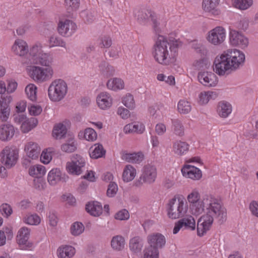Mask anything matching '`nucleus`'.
I'll return each instance as SVG.
<instances>
[{
    "instance_id": "338daca9",
    "label": "nucleus",
    "mask_w": 258,
    "mask_h": 258,
    "mask_svg": "<svg viewBox=\"0 0 258 258\" xmlns=\"http://www.w3.org/2000/svg\"><path fill=\"white\" fill-rule=\"evenodd\" d=\"M118 190L117 185L114 182H110L108 185L106 194L109 197H113Z\"/></svg>"
},
{
    "instance_id": "37998d69",
    "label": "nucleus",
    "mask_w": 258,
    "mask_h": 258,
    "mask_svg": "<svg viewBox=\"0 0 258 258\" xmlns=\"http://www.w3.org/2000/svg\"><path fill=\"white\" fill-rule=\"evenodd\" d=\"M172 127L174 134L181 137L184 135V126L181 121L178 119H172Z\"/></svg>"
},
{
    "instance_id": "c9c22d12",
    "label": "nucleus",
    "mask_w": 258,
    "mask_h": 258,
    "mask_svg": "<svg viewBox=\"0 0 258 258\" xmlns=\"http://www.w3.org/2000/svg\"><path fill=\"white\" fill-rule=\"evenodd\" d=\"M107 87L109 89L117 91L124 88V82L120 78H114L109 80L107 82Z\"/></svg>"
},
{
    "instance_id": "052dcab7",
    "label": "nucleus",
    "mask_w": 258,
    "mask_h": 258,
    "mask_svg": "<svg viewBox=\"0 0 258 258\" xmlns=\"http://www.w3.org/2000/svg\"><path fill=\"white\" fill-rule=\"evenodd\" d=\"M200 194L197 190L195 189L193 190L187 197L188 202L191 204L193 206H197L199 204L198 202H200Z\"/></svg>"
},
{
    "instance_id": "cd10ccee",
    "label": "nucleus",
    "mask_w": 258,
    "mask_h": 258,
    "mask_svg": "<svg viewBox=\"0 0 258 258\" xmlns=\"http://www.w3.org/2000/svg\"><path fill=\"white\" fill-rule=\"evenodd\" d=\"M76 250L74 247L70 245H64L59 247L57 249V255L59 258H71Z\"/></svg>"
},
{
    "instance_id": "a878e982",
    "label": "nucleus",
    "mask_w": 258,
    "mask_h": 258,
    "mask_svg": "<svg viewBox=\"0 0 258 258\" xmlns=\"http://www.w3.org/2000/svg\"><path fill=\"white\" fill-rule=\"evenodd\" d=\"M220 0H203L202 8L207 12L211 13L213 15H218L219 11L217 9Z\"/></svg>"
},
{
    "instance_id": "4d7b16f0",
    "label": "nucleus",
    "mask_w": 258,
    "mask_h": 258,
    "mask_svg": "<svg viewBox=\"0 0 258 258\" xmlns=\"http://www.w3.org/2000/svg\"><path fill=\"white\" fill-rule=\"evenodd\" d=\"M112 44V40L108 35L101 36L98 40V45L100 48H109Z\"/></svg>"
},
{
    "instance_id": "0e129e2a",
    "label": "nucleus",
    "mask_w": 258,
    "mask_h": 258,
    "mask_svg": "<svg viewBox=\"0 0 258 258\" xmlns=\"http://www.w3.org/2000/svg\"><path fill=\"white\" fill-rule=\"evenodd\" d=\"M0 212L4 216L8 217L12 214L13 210L9 204L4 203L0 206Z\"/></svg>"
},
{
    "instance_id": "aec40b11",
    "label": "nucleus",
    "mask_w": 258,
    "mask_h": 258,
    "mask_svg": "<svg viewBox=\"0 0 258 258\" xmlns=\"http://www.w3.org/2000/svg\"><path fill=\"white\" fill-rule=\"evenodd\" d=\"M181 172L184 176L193 180H199L202 176L201 170L190 165H185L181 169Z\"/></svg>"
},
{
    "instance_id": "58836bf2",
    "label": "nucleus",
    "mask_w": 258,
    "mask_h": 258,
    "mask_svg": "<svg viewBox=\"0 0 258 258\" xmlns=\"http://www.w3.org/2000/svg\"><path fill=\"white\" fill-rule=\"evenodd\" d=\"M67 129L66 126L63 123H59L56 124L53 130V136L56 139H61L66 134Z\"/></svg>"
},
{
    "instance_id": "2eb2a0df",
    "label": "nucleus",
    "mask_w": 258,
    "mask_h": 258,
    "mask_svg": "<svg viewBox=\"0 0 258 258\" xmlns=\"http://www.w3.org/2000/svg\"><path fill=\"white\" fill-rule=\"evenodd\" d=\"M157 168L155 166L147 164L143 169L141 174V179H143V182L148 184L154 182L157 177Z\"/></svg>"
},
{
    "instance_id": "e2e57ef3",
    "label": "nucleus",
    "mask_w": 258,
    "mask_h": 258,
    "mask_svg": "<svg viewBox=\"0 0 258 258\" xmlns=\"http://www.w3.org/2000/svg\"><path fill=\"white\" fill-rule=\"evenodd\" d=\"M209 200L208 199H204V201L201 202H198V205L197 206H193L192 207V210H195V214H201L204 210V208L207 207V203H209Z\"/></svg>"
},
{
    "instance_id": "6e6d98bb",
    "label": "nucleus",
    "mask_w": 258,
    "mask_h": 258,
    "mask_svg": "<svg viewBox=\"0 0 258 258\" xmlns=\"http://www.w3.org/2000/svg\"><path fill=\"white\" fill-rule=\"evenodd\" d=\"M24 221L27 224L31 225H38L41 221L40 218L37 214H32L26 216Z\"/></svg>"
},
{
    "instance_id": "9b49d317",
    "label": "nucleus",
    "mask_w": 258,
    "mask_h": 258,
    "mask_svg": "<svg viewBox=\"0 0 258 258\" xmlns=\"http://www.w3.org/2000/svg\"><path fill=\"white\" fill-rule=\"evenodd\" d=\"M229 40L230 43L232 46L241 48H244L248 45V39L241 33L235 30H230Z\"/></svg>"
},
{
    "instance_id": "13d9d810",
    "label": "nucleus",
    "mask_w": 258,
    "mask_h": 258,
    "mask_svg": "<svg viewBox=\"0 0 258 258\" xmlns=\"http://www.w3.org/2000/svg\"><path fill=\"white\" fill-rule=\"evenodd\" d=\"M52 152L53 149L50 148L43 150L40 156L41 161L44 164H48L51 160Z\"/></svg>"
},
{
    "instance_id": "5701e85b",
    "label": "nucleus",
    "mask_w": 258,
    "mask_h": 258,
    "mask_svg": "<svg viewBox=\"0 0 258 258\" xmlns=\"http://www.w3.org/2000/svg\"><path fill=\"white\" fill-rule=\"evenodd\" d=\"M15 130L13 125L5 124L0 125V140L7 141L10 140L14 135Z\"/></svg>"
},
{
    "instance_id": "bb28decb",
    "label": "nucleus",
    "mask_w": 258,
    "mask_h": 258,
    "mask_svg": "<svg viewBox=\"0 0 258 258\" xmlns=\"http://www.w3.org/2000/svg\"><path fill=\"white\" fill-rule=\"evenodd\" d=\"M144 246V240L142 237L136 236L130 240L129 248L134 253H139L141 251Z\"/></svg>"
},
{
    "instance_id": "ddd939ff",
    "label": "nucleus",
    "mask_w": 258,
    "mask_h": 258,
    "mask_svg": "<svg viewBox=\"0 0 258 258\" xmlns=\"http://www.w3.org/2000/svg\"><path fill=\"white\" fill-rule=\"evenodd\" d=\"M225 38V30L222 27H217L209 32L207 40L212 44L222 43Z\"/></svg>"
},
{
    "instance_id": "09e8293b",
    "label": "nucleus",
    "mask_w": 258,
    "mask_h": 258,
    "mask_svg": "<svg viewBox=\"0 0 258 258\" xmlns=\"http://www.w3.org/2000/svg\"><path fill=\"white\" fill-rule=\"evenodd\" d=\"M65 7L68 13L76 11L80 6V0H64Z\"/></svg>"
},
{
    "instance_id": "423d86ee",
    "label": "nucleus",
    "mask_w": 258,
    "mask_h": 258,
    "mask_svg": "<svg viewBox=\"0 0 258 258\" xmlns=\"http://www.w3.org/2000/svg\"><path fill=\"white\" fill-rule=\"evenodd\" d=\"M1 161L7 168H11L17 162L18 151L9 146L6 147L0 153Z\"/></svg>"
},
{
    "instance_id": "f257e3e1",
    "label": "nucleus",
    "mask_w": 258,
    "mask_h": 258,
    "mask_svg": "<svg viewBox=\"0 0 258 258\" xmlns=\"http://www.w3.org/2000/svg\"><path fill=\"white\" fill-rule=\"evenodd\" d=\"M214 219L216 220L220 224L223 223L227 219L226 209L216 199L209 201L206 207V214L203 215L198 220L197 234L199 236H203L210 230Z\"/></svg>"
},
{
    "instance_id": "ea45409f",
    "label": "nucleus",
    "mask_w": 258,
    "mask_h": 258,
    "mask_svg": "<svg viewBox=\"0 0 258 258\" xmlns=\"http://www.w3.org/2000/svg\"><path fill=\"white\" fill-rule=\"evenodd\" d=\"M46 172L44 166L41 165H35L31 166L29 169V173L31 176L39 177Z\"/></svg>"
},
{
    "instance_id": "f8f14e48",
    "label": "nucleus",
    "mask_w": 258,
    "mask_h": 258,
    "mask_svg": "<svg viewBox=\"0 0 258 258\" xmlns=\"http://www.w3.org/2000/svg\"><path fill=\"white\" fill-rule=\"evenodd\" d=\"M182 228L190 230H195L196 221L194 217L191 216H186L175 223L173 230V234H177Z\"/></svg>"
},
{
    "instance_id": "3c124183",
    "label": "nucleus",
    "mask_w": 258,
    "mask_h": 258,
    "mask_svg": "<svg viewBox=\"0 0 258 258\" xmlns=\"http://www.w3.org/2000/svg\"><path fill=\"white\" fill-rule=\"evenodd\" d=\"M234 6L240 10H246L252 4V0H233Z\"/></svg>"
},
{
    "instance_id": "e433bc0d",
    "label": "nucleus",
    "mask_w": 258,
    "mask_h": 258,
    "mask_svg": "<svg viewBox=\"0 0 258 258\" xmlns=\"http://www.w3.org/2000/svg\"><path fill=\"white\" fill-rule=\"evenodd\" d=\"M105 152L102 145L95 144L90 149V156L91 158L94 159L103 157L105 155Z\"/></svg>"
},
{
    "instance_id": "c85d7f7f",
    "label": "nucleus",
    "mask_w": 258,
    "mask_h": 258,
    "mask_svg": "<svg viewBox=\"0 0 258 258\" xmlns=\"http://www.w3.org/2000/svg\"><path fill=\"white\" fill-rule=\"evenodd\" d=\"M52 61L51 56L45 53H39L38 57H36L32 62L35 64H38L42 66L50 67Z\"/></svg>"
},
{
    "instance_id": "8fccbe9b",
    "label": "nucleus",
    "mask_w": 258,
    "mask_h": 258,
    "mask_svg": "<svg viewBox=\"0 0 258 258\" xmlns=\"http://www.w3.org/2000/svg\"><path fill=\"white\" fill-rule=\"evenodd\" d=\"M216 94L211 91L201 92L199 95V102L201 104H207L211 99L214 98Z\"/></svg>"
},
{
    "instance_id": "72a5a7b5",
    "label": "nucleus",
    "mask_w": 258,
    "mask_h": 258,
    "mask_svg": "<svg viewBox=\"0 0 258 258\" xmlns=\"http://www.w3.org/2000/svg\"><path fill=\"white\" fill-rule=\"evenodd\" d=\"M144 154L141 152L126 153L123 155L124 159L128 162L140 163L144 159Z\"/></svg>"
},
{
    "instance_id": "680f3d73",
    "label": "nucleus",
    "mask_w": 258,
    "mask_h": 258,
    "mask_svg": "<svg viewBox=\"0 0 258 258\" xmlns=\"http://www.w3.org/2000/svg\"><path fill=\"white\" fill-rule=\"evenodd\" d=\"M83 134L85 139L88 141H94L97 139V133L92 128H86Z\"/></svg>"
},
{
    "instance_id": "a18cd8bd",
    "label": "nucleus",
    "mask_w": 258,
    "mask_h": 258,
    "mask_svg": "<svg viewBox=\"0 0 258 258\" xmlns=\"http://www.w3.org/2000/svg\"><path fill=\"white\" fill-rule=\"evenodd\" d=\"M144 258H158V250L155 246H149L145 248L144 251Z\"/></svg>"
},
{
    "instance_id": "6e6552de",
    "label": "nucleus",
    "mask_w": 258,
    "mask_h": 258,
    "mask_svg": "<svg viewBox=\"0 0 258 258\" xmlns=\"http://www.w3.org/2000/svg\"><path fill=\"white\" fill-rule=\"evenodd\" d=\"M85 164V158L80 155L75 154L73 156L72 161L67 163L66 169L69 173L78 175L82 172V168Z\"/></svg>"
},
{
    "instance_id": "20e7f679",
    "label": "nucleus",
    "mask_w": 258,
    "mask_h": 258,
    "mask_svg": "<svg viewBox=\"0 0 258 258\" xmlns=\"http://www.w3.org/2000/svg\"><path fill=\"white\" fill-rule=\"evenodd\" d=\"M187 207L184 199L179 195L169 200L166 206L167 216L172 219L182 217L186 212Z\"/></svg>"
},
{
    "instance_id": "864d4df0",
    "label": "nucleus",
    "mask_w": 258,
    "mask_h": 258,
    "mask_svg": "<svg viewBox=\"0 0 258 258\" xmlns=\"http://www.w3.org/2000/svg\"><path fill=\"white\" fill-rule=\"evenodd\" d=\"M49 45L50 47L61 46L66 48V43L61 38L55 35L50 36L49 39Z\"/></svg>"
},
{
    "instance_id": "b1692460",
    "label": "nucleus",
    "mask_w": 258,
    "mask_h": 258,
    "mask_svg": "<svg viewBox=\"0 0 258 258\" xmlns=\"http://www.w3.org/2000/svg\"><path fill=\"white\" fill-rule=\"evenodd\" d=\"M12 49L16 54L19 56H23L28 51V47L26 42L21 39L16 40Z\"/></svg>"
},
{
    "instance_id": "774afa93",
    "label": "nucleus",
    "mask_w": 258,
    "mask_h": 258,
    "mask_svg": "<svg viewBox=\"0 0 258 258\" xmlns=\"http://www.w3.org/2000/svg\"><path fill=\"white\" fill-rule=\"evenodd\" d=\"M41 47L39 45L36 44L32 46L30 49V54L32 56V62L39 53H42Z\"/></svg>"
},
{
    "instance_id": "a19ab883",
    "label": "nucleus",
    "mask_w": 258,
    "mask_h": 258,
    "mask_svg": "<svg viewBox=\"0 0 258 258\" xmlns=\"http://www.w3.org/2000/svg\"><path fill=\"white\" fill-rule=\"evenodd\" d=\"M177 110L180 114H187L191 110V103L184 99L180 100L177 104Z\"/></svg>"
},
{
    "instance_id": "4be33fe9",
    "label": "nucleus",
    "mask_w": 258,
    "mask_h": 258,
    "mask_svg": "<svg viewBox=\"0 0 258 258\" xmlns=\"http://www.w3.org/2000/svg\"><path fill=\"white\" fill-rule=\"evenodd\" d=\"M148 241L150 246L162 248L165 244L166 239L162 234L157 233L150 235L148 236Z\"/></svg>"
},
{
    "instance_id": "7ed1b4c3",
    "label": "nucleus",
    "mask_w": 258,
    "mask_h": 258,
    "mask_svg": "<svg viewBox=\"0 0 258 258\" xmlns=\"http://www.w3.org/2000/svg\"><path fill=\"white\" fill-rule=\"evenodd\" d=\"M180 42L177 40H170L163 36L159 35L153 47V55L155 60L161 64H167L171 57L177 51Z\"/></svg>"
},
{
    "instance_id": "a211bd4d",
    "label": "nucleus",
    "mask_w": 258,
    "mask_h": 258,
    "mask_svg": "<svg viewBox=\"0 0 258 258\" xmlns=\"http://www.w3.org/2000/svg\"><path fill=\"white\" fill-rule=\"evenodd\" d=\"M12 101V97L9 95H0L1 117L3 120L6 121L10 115V108L9 104Z\"/></svg>"
},
{
    "instance_id": "4c0bfd02",
    "label": "nucleus",
    "mask_w": 258,
    "mask_h": 258,
    "mask_svg": "<svg viewBox=\"0 0 258 258\" xmlns=\"http://www.w3.org/2000/svg\"><path fill=\"white\" fill-rule=\"evenodd\" d=\"M38 124V120L36 118L31 117L23 122L21 124V131L24 133H28L31 130L35 127Z\"/></svg>"
},
{
    "instance_id": "603ef678",
    "label": "nucleus",
    "mask_w": 258,
    "mask_h": 258,
    "mask_svg": "<svg viewBox=\"0 0 258 258\" xmlns=\"http://www.w3.org/2000/svg\"><path fill=\"white\" fill-rule=\"evenodd\" d=\"M193 66L196 69L204 70L208 68L210 66V63L207 58L203 57L199 60H195L193 63Z\"/></svg>"
},
{
    "instance_id": "412c9836",
    "label": "nucleus",
    "mask_w": 258,
    "mask_h": 258,
    "mask_svg": "<svg viewBox=\"0 0 258 258\" xmlns=\"http://www.w3.org/2000/svg\"><path fill=\"white\" fill-rule=\"evenodd\" d=\"M24 150L29 158L36 159L39 156L41 149L36 143L30 142L25 144Z\"/></svg>"
},
{
    "instance_id": "de8ad7c7",
    "label": "nucleus",
    "mask_w": 258,
    "mask_h": 258,
    "mask_svg": "<svg viewBox=\"0 0 258 258\" xmlns=\"http://www.w3.org/2000/svg\"><path fill=\"white\" fill-rule=\"evenodd\" d=\"M61 149L66 153H72L75 151L77 149L75 141L73 139L69 140L61 145Z\"/></svg>"
},
{
    "instance_id": "79ce46f5",
    "label": "nucleus",
    "mask_w": 258,
    "mask_h": 258,
    "mask_svg": "<svg viewBox=\"0 0 258 258\" xmlns=\"http://www.w3.org/2000/svg\"><path fill=\"white\" fill-rule=\"evenodd\" d=\"M96 12L94 10H86L81 12V17L86 23H91L96 19Z\"/></svg>"
},
{
    "instance_id": "6ab92c4d",
    "label": "nucleus",
    "mask_w": 258,
    "mask_h": 258,
    "mask_svg": "<svg viewBox=\"0 0 258 258\" xmlns=\"http://www.w3.org/2000/svg\"><path fill=\"white\" fill-rule=\"evenodd\" d=\"M96 102L100 109L106 110L111 106L112 98L108 93L102 92L98 95L96 98Z\"/></svg>"
},
{
    "instance_id": "c03bdc74",
    "label": "nucleus",
    "mask_w": 258,
    "mask_h": 258,
    "mask_svg": "<svg viewBox=\"0 0 258 258\" xmlns=\"http://www.w3.org/2000/svg\"><path fill=\"white\" fill-rule=\"evenodd\" d=\"M124 238L121 236L117 235L112 238L111 245L113 249L120 250L124 247Z\"/></svg>"
},
{
    "instance_id": "f704fd0d",
    "label": "nucleus",
    "mask_w": 258,
    "mask_h": 258,
    "mask_svg": "<svg viewBox=\"0 0 258 258\" xmlns=\"http://www.w3.org/2000/svg\"><path fill=\"white\" fill-rule=\"evenodd\" d=\"M99 68L101 74L105 77L108 78L114 74L115 70L114 68L105 61H103L100 63Z\"/></svg>"
},
{
    "instance_id": "f3484780",
    "label": "nucleus",
    "mask_w": 258,
    "mask_h": 258,
    "mask_svg": "<svg viewBox=\"0 0 258 258\" xmlns=\"http://www.w3.org/2000/svg\"><path fill=\"white\" fill-rule=\"evenodd\" d=\"M29 235L30 230L26 227H22L19 230L17 241L22 249H26L32 246V243L28 241Z\"/></svg>"
},
{
    "instance_id": "473e14b6",
    "label": "nucleus",
    "mask_w": 258,
    "mask_h": 258,
    "mask_svg": "<svg viewBox=\"0 0 258 258\" xmlns=\"http://www.w3.org/2000/svg\"><path fill=\"white\" fill-rule=\"evenodd\" d=\"M145 130V126L143 124L139 123H131L126 124L124 127L125 133H136L142 134Z\"/></svg>"
},
{
    "instance_id": "7c9ffc66",
    "label": "nucleus",
    "mask_w": 258,
    "mask_h": 258,
    "mask_svg": "<svg viewBox=\"0 0 258 258\" xmlns=\"http://www.w3.org/2000/svg\"><path fill=\"white\" fill-rule=\"evenodd\" d=\"M232 111L231 105L225 101H221L219 103L217 108V112L220 116L226 118Z\"/></svg>"
},
{
    "instance_id": "39448f33",
    "label": "nucleus",
    "mask_w": 258,
    "mask_h": 258,
    "mask_svg": "<svg viewBox=\"0 0 258 258\" xmlns=\"http://www.w3.org/2000/svg\"><path fill=\"white\" fill-rule=\"evenodd\" d=\"M68 92V85L65 81L61 79H57L50 84L48 89V95L50 100L53 102H59L62 100Z\"/></svg>"
},
{
    "instance_id": "2f4dec72",
    "label": "nucleus",
    "mask_w": 258,
    "mask_h": 258,
    "mask_svg": "<svg viewBox=\"0 0 258 258\" xmlns=\"http://www.w3.org/2000/svg\"><path fill=\"white\" fill-rule=\"evenodd\" d=\"M137 174L136 169L131 165L125 166L122 173V179L124 182L133 180Z\"/></svg>"
},
{
    "instance_id": "f03ea898",
    "label": "nucleus",
    "mask_w": 258,
    "mask_h": 258,
    "mask_svg": "<svg viewBox=\"0 0 258 258\" xmlns=\"http://www.w3.org/2000/svg\"><path fill=\"white\" fill-rule=\"evenodd\" d=\"M244 61L245 55L242 52L236 49H229L216 57L213 69L219 75L223 76L236 71Z\"/></svg>"
},
{
    "instance_id": "bf43d9fd",
    "label": "nucleus",
    "mask_w": 258,
    "mask_h": 258,
    "mask_svg": "<svg viewBox=\"0 0 258 258\" xmlns=\"http://www.w3.org/2000/svg\"><path fill=\"white\" fill-rule=\"evenodd\" d=\"M122 103L130 109H133L135 107L134 99L133 96L131 94H127L123 97Z\"/></svg>"
},
{
    "instance_id": "4468645a",
    "label": "nucleus",
    "mask_w": 258,
    "mask_h": 258,
    "mask_svg": "<svg viewBox=\"0 0 258 258\" xmlns=\"http://www.w3.org/2000/svg\"><path fill=\"white\" fill-rule=\"evenodd\" d=\"M198 79L202 84L208 87H215L218 83L217 76L211 72H200Z\"/></svg>"
},
{
    "instance_id": "49530a36",
    "label": "nucleus",
    "mask_w": 258,
    "mask_h": 258,
    "mask_svg": "<svg viewBox=\"0 0 258 258\" xmlns=\"http://www.w3.org/2000/svg\"><path fill=\"white\" fill-rule=\"evenodd\" d=\"M36 86L32 84L28 85L25 88V92L28 98L32 101L36 100Z\"/></svg>"
},
{
    "instance_id": "69168bd1",
    "label": "nucleus",
    "mask_w": 258,
    "mask_h": 258,
    "mask_svg": "<svg viewBox=\"0 0 258 258\" xmlns=\"http://www.w3.org/2000/svg\"><path fill=\"white\" fill-rule=\"evenodd\" d=\"M191 47L195 51L201 55H205L207 53V49L201 43H198L197 41H194L192 42Z\"/></svg>"
},
{
    "instance_id": "5fc2aeb1",
    "label": "nucleus",
    "mask_w": 258,
    "mask_h": 258,
    "mask_svg": "<svg viewBox=\"0 0 258 258\" xmlns=\"http://www.w3.org/2000/svg\"><path fill=\"white\" fill-rule=\"evenodd\" d=\"M83 224L79 222L74 223L71 227V232L74 236L80 235L84 231Z\"/></svg>"
},
{
    "instance_id": "c756f323",
    "label": "nucleus",
    "mask_w": 258,
    "mask_h": 258,
    "mask_svg": "<svg viewBox=\"0 0 258 258\" xmlns=\"http://www.w3.org/2000/svg\"><path fill=\"white\" fill-rule=\"evenodd\" d=\"M86 210L91 215L98 216L102 213V207L99 202H89L86 206Z\"/></svg>"
},
{
    "instance_id": "393cba45",
    "label": "nucleus",
    "mask_w": 258,
    "mask_h": 258,
    "mask_svg": "<svg viewBox=\"0 0 258 258\" xmlns=\"http://www.w3.org/2000/svg\"><path fill=\"white\" fill-rule=\"evenodd\" d=\"M189 150V145L185 142L177 140L173 142V152L178 156L186 154Z\"/></svg>"
},
{
    "instance_id": "9d476101",
    "label": "nucleus",
    "mask_w": 258,
    "mask_h": 258,
    "mask_svg": "<svg viewBox=\"0 0 258 258\" xmlns=\"http://www.w3.org/2000/svg\"><path fill=\"white\" fill-rule=\"evenodd\" d=\"M76 29V24L68 19L60 20L58 24V32L62 36L70 37L72 36L75 32Z\"/></svg>"
},
{
    "instance_id": "dca6fc26",
    "label": "nucleus",
    "mask_w": 258,
    "mask_h": 258,
    "mask_svg": "<svg viewBox=\"0 0 258 258\" xmlns=\"http://www.w3.org/2000/svg\"><path fill=\"white\" fill-rule=\"evenodd\" d=\"M69 177L62 173L58 168L52 169L47 175V181L51 185H55L59 182H66Z\"/></svg>"
},
{
    "instance_id": "1a4fd4ad",
    "label": "nucleus",
    "mask_w": 258,
    "mask_h": 258,
    "mask_svg": "<svg viewBox=\"0 0 258 258\" xmlns=\"http://www.w3.org/2000/svg\"><path fill=\"white\" fill-rule=\"evenodd\" d=\"M53 72L51 67L43 69L37 66H32L30 71L31 77L35 81L42 82L50 79Z\"/></svg>"
},
{
    "instance_id": "0eeeda50",
    "label": "nucleus",
    "mask_w": 258,
    "mask_h": 258,
    "mask_svg": "<svg viewBox=\"0 0 258 258\" xmlns=\"http://www.w3.org/2000/svg\"><path fill=\"white\" fill-rule=\"evenodd\" d=\"M134 15L138 21L142 24H146L151 18L153 23L154 28L155 30L157 28L159 23L157 21V17L155 13L152 11L151 10L147 8L136 10L134 12Z\"/></svg>"
}]
</instances>
